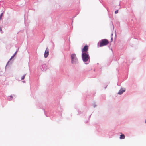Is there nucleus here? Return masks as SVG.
<instances>
[{
	"label": "nucleus",
	"mask_w": 146,
	"mask_h": 146,
	"mask_svg": "<svg viewBox=\"0 0 146 146\" xmlns=\"http://www.w3.org/2000/svg\"><path fill=\"white\" fill-rule=\"evenodd\" d=\"M109 43V41L107 39H103L100 42V44L99 45L100 47L106 45Z\"/></svg>",
	"instance_id": "1"
},
{
	"label": "nucleus",
	"mask_w": 146,
	"mask_h": 146,
	"mask_svg": "<svg viewBox=\"0 0 146 146\" xmlns=\"http://www.w3.org/2000/svg\"><path fill=\"white\" fill-rule=\"evenodd\" d=\"M82 58L84 61L86 62L88 61L89 58V56L88 54L86 52H82Z\"/></svg>",
	"instance_id": "2"
},
{
	"label": "nucleus",
	"mask_w": 146,
	"mask_h": 146,
	"mask_svg": "<svg viewBox=\"0 0 146 146\" xmlns=\"http://www.w3.org/2000/svg\"><path fill=\"white\" fill-rule=\"evenodd\" d=\"M71 58L72 63L75 64L78 62V60L76 57V54H72Z\"/></svg>",
	"instance_id": "3"
},
{
	"label": "nucleus",
	"mask_w": 146,
	"mask_h": 146,
	"mask_svg": "<svg viewBox=\"0 0 146 146\" xmlns=\"http://www.w3.org/2000/svg\"><path fill=\"white\" fill-rule=\"evenodd\" d=\"M49 50L48 48H47L46 49L44 54V56L45 58H47L49 55Z\"/></svg>",
	"instance_id": "4"
},
{
	"label": "nucleus",
	"mask_w": 146,
	"mask_h": 146,
	"mask_svg": "<svg viewBox=\"0 0 146 146\" xmlns=\"http://www.w3.org/2000/svg\"><path fill=\"white\" fill-rule=\"evenodd\" d=\"M88 50V46L86 45H85L83 48L82 49V51L83 52H86Z\"/></svg>",
	"instance_id": "5"
},
{
	"label": "nucleus",
	"mask_w": 146,
	"mask_h": 146,
	"mask_svg": "<svg viewBox=\"0 0 146 146\" xmlns=\"http://www.w3.org/2000/svg\"><path fill=\"white\" fill-rule=\"evenodd\" d=\"M125 91V89H120L119 92H118V94H122L123 92H124Z\"/></svg>",
	"instance_id": "6"
},
{
	"label": "nucleus",
	"mask_w": 146,
	"mask_h": 146,
	"mask_svg": "<svg viewBox=\"0 0 146 146\" xmlns=\"http://www.w3.org/2000/svg\"><path fill=\"white\" fill-rule=\"evenodd\" d=\"M125 138V136L124 135L122 134L120 135V139H124Z\"/></svg>",
	"instance_id": "7"
},
{
	"label": "nucleus",
	"mask_w": 146,
	"mask_h": 146,
	"mask_svg": "<svg viewBox=\"0 0 146 146\" xmlns=\"http://www.w3.org/2000/svg\"><path fill=\"white\" fill-rule=\"evenodd\" d=\"M0 31L1 33H3V32L2 31V29L1 27H0Z\"/></svg>",
	"instance_id": "8"
},
{
	"label": "nucleus",
	"mask_w": 146,
	"mask_h": 146,
	"mask_svg": "<svg viewBox=\"0 0 146 146\" xmlns=\"http://www.w3.org/2000/svg\"><path fill=\"white\" fill-rule=\"evenodd\" d=\"M3 13H1L0 16V20H1L2 19V17L3 16Z\"/></svg>",
	"instance_id": "9"
},
{
	"label": "nucleus",
	"mask_w": 146,
	"mask_h": 146,
	"mask_svg": "<svg viewBox=\"0 0 146 146\" xmlns=\"http://www.w3.org/2000/svg\"><path fill=\"white\" fill-rule=\"evenodd\" d=\"M16 53H17V52H15L14 54L11 57V58L10 60H11V59H12V58H13V57L15 56L16 54Z\"/></svg>",
	"instance_id": "10"
},
{
	"label": "nucleus",
	"mask_w": 146,
	"mask_h": 146,
	"mask_svg": "<svg viewBox=\"0 0 146 146\" xmlns=\"http://www.w3.org/2000/svg\"><path fill=\"white\" fill-rule=\"evenodd\" d=\"M25 75H24L21 77V80H23L24 79Z\"/></svg>",
	"instance_id": "11"
},
{
	"label": "nucleus",
	"mask_w": 146,
	"mask_h": 146,
	"mask_svg": "<svg viewBox=\"0 0 146 146\" xmlns=\"http://www.w3.org/2000/svg\"><path fill=\"white\" fill-rule=\"evenodd\" d=\"M118 10H117L115 11V14H117L118 13Z\"/></svg>",
	"instance_id": "12"
},
{
	"label": "nucleus",
	"mask_w": 146,
	"mask_h": 146,
	"mask_svg": "<svg viewBox=\"0 0 146 146\" xmlns=\"http://www.w3.org/2000/svg\"><path fill=\"white\" fill-rule=\"evenodd\" d=\"M10 97H11V98H12V96H10Z\"/></svg>",
	"instance_id": "13"
},
{
	"label": "nucleus",
	"mask_w": 146,
	"mask_h": 146,
	"mask_svg": "<svg viewBox=\"0 0 146 146\" xmlns=\"http://www.w3.org/2000/svg\"><path fill=\"white\" fill-rule=\"evenodd\" d=\"M145 122L146 123V120H145Z\"/></svg>",
	"instance_id": "14"
}]
</instances>
